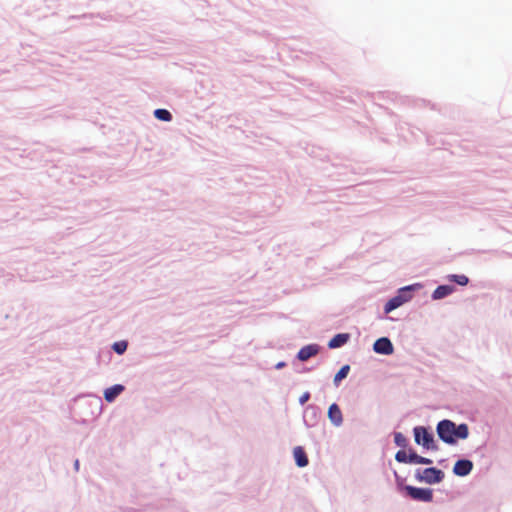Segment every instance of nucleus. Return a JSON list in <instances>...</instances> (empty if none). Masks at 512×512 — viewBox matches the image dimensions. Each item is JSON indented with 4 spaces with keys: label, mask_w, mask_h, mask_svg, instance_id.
<instances>
[{
    "label": "nucleus",
    "mask_w": 512,
    "mask_h": 512,
    "mask_svg": "<svg viewBox=\"0 0 512 512\" xmlns=\"http://www.w3.org/2000/svg\"><path fill=\"white\" fill-rule=\"evenodd\" d=\"M437 433L439 438L448 444H454L456 439H466L469 435L468 426L460 424L456 426L450 420H442L437 425Z\"/></svg>",
    "instance_id": "obj_1"
},
{
    "label": "nucleus",
    "mask_w": 512,
    "mask_h": 512,
    "mask_svg": "<svg viewBox=\"0 0 512 512\" xmlns=\"http://www.w3.org/2000/svg\"><path fill=\"white\" fill-rule=\"evenodd\" d=\"M444 473L434 467L418 470L416 473V479L421 482L428 484H436L443 480Z\"/></svg>",
    "instance_id": "obj_2"
},
{
    "label": "nucleus",
    "mask_w": 512,
    "mask_h": 512,
    "mask_svg": "<svg viewBox=\"0 0 512 512\" xmlns=\"http://www.w3.org/2000/svg\"><path fill=\"white\" fill-rule=\"evenodd\" d=\"M405 491L414 500L422 502H431L433 500V492L428 488H418L414 486H406Z\"/></svg>",
    "instance_id": "obj_3"
},
{
    "label": "nucleus",
    "mask_w": 512,
    "mask_h": 512,
    "mask_svg": "<svg viewBox=\"0 0 512 512\" xmlns=\"http://www.w3.org/2000/svg\"><path fill=\"white\" fill-rule=\"evenodd\" d=\"M414 436L415 442L419 445H423L427 449H434V439L433 435L428 432V430L424 427H415L414 428Z\"/></svg>",
    "instance_id": "obj_4"
},
{
    "label": "nucleus",
    "mask_w": 512,
    "mask_h": 512,
    "mask_svg": "<svg viewBox=\"0 0 512 512\" xmlns=\"http://www.w3.org/2000/svg\"><path fill=\"white\" fill-rule=\"evenodd\" d=\"M373 349L376 353L383 355H390L394 351L392 342L386 337L377 339L373 345Z\"/></svg>",
    "instance_id": "obj_5"
},
{
    "label": "nucleus",
    "mask_w": 512,
    "mask_h": 512,
    "mask_svg": "<svg viewBox=\"0 0 512 512\" xmlns=\"http://www.w3.org/2000/svg\"><path fill=\"white\" fill-rule=\"evenodd\" d=\"M472 468L473 463L470 460H458L453 467V472L457 476H466L471 472Z\"/></svg>",
    "instance_id": "obj_6"
},
{
    "label": "nucleus",
    "mask_w": 512,
    "mask_h": 512,
    "mask_svg": "<svg viewBox=\"0 0 512 512\" xmlns=\"http://www.w3.org/2000/svg\"><path fill=\"white\" fill-rule=\"evenodd\" d=\"M328 418L336 426H340L342 424V422H343L342 412L336 403H333L330 405V407L328 409Z\"/></svg>",
    "instance_id": "obj_7"
},
{
    "label": "nucleus",
    "mask_w": 512,
    "mask_h": 512,
    "mask_svg": "<svg viewBox=\"0 0 512 512\" xmlns=\"http://www.w3.org/2000/svg\"><path fill=\"white\" fill-rule=\"evenodd\" d=\"M318 352H319V348L317 345H315V344L307 345V346L302 347L299 350L297 357L301 361H306L309 358L315 356Z\"/></svg>",
    "instance_id": "obj_8"
},
{
    "label": "nucleus",
    "mask_w": 512,
    "mask_h": 512,
    "mask_svg": "<svg viewBox=\"0 0 512 512\" xmlns=\"http://www.w3.org/2000/svg\"><path fill=\"white\" fill-rule=\"evenodd\" d=\"M408 300L407 297L403 295H397L393 298H391L385 305V312L390 313L394 309L400 307L402 304H404Z\"/></svg>",
    "instance_id": "obj_9"
},
{
    "label": "nucleus",
    "mask_w": 512,
    "mask_h": 512,
    "mask_svg": "<svg viewBox=\"0 0 512 512\" xmlns=\"http://www.w3.org/2000/svg\"><path fill=\"white\" fill-rule=\"evenodd\" d=\"M293 455L297 466L305 467L308 465V457L301 446H297L294 448Z\"/></svg>",
    "instance_id": "obj_10"
},
{
    "label": "nucleus",
    "mask_w": 512,
    "mask_h": 512,
    "mask_svg": "<svg viewBox=\"0 0 512 512\" xmlns=\"http://www.w3.org/2000/svg\"><path fill=\"white\" fill-rule=\"evenodd\" d=\"M124 390V386L120 384H116L107 388L104 392V398L107 402H112L115 398L122 393Z\"/></svg>",
    "instance_id": "obj_11"
},
{
    "label": "nucleus",
    "mask_w": 512,
    "mask_h": 512,
    "mask_svg": "<svg viewBox=\"0 0 512 512\" xmlns=\"http://www.w3.org/2000/svg\"><path fill=\"white\" fill-rule=\"evenodd\" d=\"M348 340H349V334H347V333L337 334L328 342V347L330 349L339 348V347L343 346L344 344H346Z\"/></svg>",
    "instance_id": "obj_12"
},
{
    "label": "nucleus",
    "mask_w": 512,
    "mask_h": 512,
    "mask_svg": "<svg viewBox=\"0 0 512 512\" xmlns=\"http://www.w3.org/2000/svg\"><path fill=\"white\" fill-rule=\"evenodd\" d=\"M453 292V288L448 285L438 286L433 292V299H442Z\"/></svg>",
    "instance_id": "obj_13"
},
{
    "label": "nucleus",
    "mask_w": 512,
    "mask_h": 512,
    "mask_svg": "<svg viewBox=\"0 0 512 512\" xmlns=\"http://www.w3.org/2000/svg\"><path fill=\"white\" fill-rule=\"evenodd\" d=\"M409 463H414V464H431L432 463V460L429 459V458H425V457H422L420 455H418L417 453L415 452H410L409 453V459H408Z\"/></svg>",
    "instance_id": "obj_14"
},
{
    "label": "nucleus",
    "mask_w": 512,
    "mask_h": 512,
    "mask_svg": "<svg viewBox=\"0 0 512 512\" xmlns=\"http://www.w3.org/2000/svg\"><path fill=\"white\" fill-rule=\"evenodd\" d=\"M349 370H350V367L349 365H344L343 367H341V369L336 373V375L334 376V383L336 385H338V383L347 377L348 373H349Z\"/></svg>",
    "instance_id": "obj_15"
},
{
    "label": "nucleus",
    "mask_w": 512,
    "mask_h": 512,
    "mask_svg": "<svg viewBox=\"0 0 512 512\" xmlns=\"http://www.w3.org/2000/svg\"><path fill=\"white\" fill-rule=\"evenodd\" d=\"M394 441H395V444L399 447H406V445H407L406 437L400 432H397L394 434Z\"/></svg>",
    "instance_id": "obj_16"
},
{
    "label": "nucleus",
    "mask_w": 512,
    "mask_h": 512,
    "mask_svg": "<svg viewBox=\"0 0 512 512\" xmlns=\"http://www.w3.org/2000/svg\"><path fill=\"white\" fill-rule=\"evenodd\" d=\"M127 349V342L126 341H119V342H115L113 344V350L117 353V354H123Z\"/></svg>",
    "instance_id": "obj_17"
},
{
    "label": "nucleus",
    "mask_w": 512,
    "mask_h": 512,
    "mask_svg": "<svg viewBox=\"0 0 512 512\" xmlns=\"http://www.w3.org/2000/svg\"><path fill=\"white\" fill-rule=\"evenodd\" d=\"M451 280L456 282L457 284L461 285V286H465L468 284L469 282V279L466 275H452L451 276Z\"/></svg>",
    "instance_id": "obj_18"
},
{
    "label": "nucleus",
    "mask_w": 512,
    "mask_h": 512,
    "mask_svg": "<svg viewBox=\"0 0 512 512\" xmlns=\"http://www.w3.org/2000/svg\"><path fill=\"white\" fill-rule=\"evenodd\" d=\"M395 459L400 463H409V454L404 450H399L395 455Z\"/></svg>",
    "instance_id": "obj_19"
},
{
    "label": "nucleus",
    "mask_w": 512,
    "mask_h": 512,
    "mask_svg": "<svg viewBox=\"0 0 512 512\" xmlns=\"http://www.w3.org/2000/svg\"><path fill=\"white\" fill-rule=\"evenodd\" d=\"M161 119L162 121H170L172 119L171 113L168 110L162 109Z\"/></svg>",
    "instance_id": "obj_20"
},
{
    "label": "nucleus",
    "mask_w": 512,
    "mask_h": 512,
    "mask_svg": "<svg viewBox=\"0 0 512 512\" xmlns=\"http://www.w3.org/2000/svg\"><path fill=\"white\" fill-rule=\"evenodd\" d=\"M310 398L309 392H305L299 399L300 403L303 405L305 404Z\"/></svg>",
    "instance_id": "obj_21"
},
{
    "label": "nucleus",
    "mask_w": 512,
    "mask_h": 512,
    "mask_svg": "<svg viewBox=\"0 0 512 512\" xmlns=\"http://www.w3.org/2000/svg\"><path fill=\"white\" fill-rule=\"evenodd\" d=\"M154 116L160 120V108L154 111Z\"/></svg>",
    "instance_id": "obj_22"
},
{
    "label": "nucleus",
    "mask_w": 512,
    "mask_h": 512,
    "mask_svg": "<svg viewBox=\"0 0 512 512\" xmlns=\"http://www.w3.org/2000/svg\"><path fill=\"white\" fill-rule=\"evenodd\" d=\"M284 365H285V363H284V362H280V363H278V364L276 365V368H277V369H280V368L284 367Z\"/></svg>",
    "instance_id": "obj_23"
},
{
    "label": "nucleus",
    "mask_w": 512,
    "mask_h": 512,
    "mask_svg": "<svg viewBox=\"0 0 512 512\" xmlns=\"http://www.w3.org/2000/svg\"><path fill=\"white\" fill-rule=\"evenodd\" d=\"M78 467H79V462H78V460H76V462H75V468H76V469H78Z\"/></svg>",
    "instance_id": "obj_24"
}]
</instances>
